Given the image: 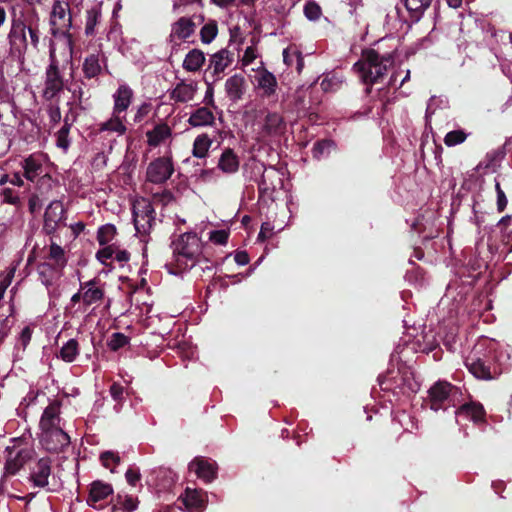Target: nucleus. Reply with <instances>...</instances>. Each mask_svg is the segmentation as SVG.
Masks as SVG:
<instances>
[{"instance_id": "nucleus-1", "label": "nucleus", "mask_w": 512, "mask_h": 512, "mask_svg": "<svg viewBox=\"0 0 512 512\" xmlns=\"http://www.w3.org/2000/svg\"><path fill=\"white\" fill-rule=\"evenodd\" d=\"M38 19H13L8 33L9 54L20 64L25 62L29 47L39 51L41 32Z\"/></svg>"}, {"instance_id": "nucleus-2", "label": "nucleus", "mask_w": 512, "mask_h": 512, "mask_svg": "<svg viewBox=\"0 0 512 512\" xmlns=\"http://www.w3.org/2000/svg\"><path fill=\"white\" fill-rule=\"evenodd\" d=\"M498 347L499 343L489 338H482L474 345L464 360L465 366L474 377L490 380L500 373L495 365L500 361L496 355Z\"/></svg>"}, {"instance_id": "nucleus-3", "label": "nucleus", "mask_w": 512, "mask_h": 512, "mask_svg": "<svg viewBox=\"0 0 512 512\" xmlns=\"http://www.w3.org/2000/svg\"><path fill=\"white\" fill-rule=\"evenodd\" d=\"M68 11L69 3L57 0L53 4L50 19L51 32L57 39L56 42H52L55 44L56 48L59 46L60 49H63L64 62H69L73 54L72 37L68 33L72 25V19Z\"/></svg>"}, {"instance_id": "nucleus-4", "label": "nucleus", "mask_w": 512, "mask_h": 512, "mask_svg": "<svg viewBox=\"0 0 512 512\" xmlns=\"http://www.w3.org/2000/svg\"><path fill=\"white\" fill-rule=\"evenodd\" d=\"M173 262L175 270L173 274H179L193 268L202 253V242L196 233L187 232L181 234L173 242Z\"/></svg>"}, {"instance_id": "nucleus-5", "label": "nucleus", "mask_w": 512, "mask_h": 512, "mask_svg": "<svg viewBox=\"0 0 512 512\" xmlns=\"http://www.w3.org/2000/svg\"><path fill=\"white\" fill-rule=\"evenodd\" d=\"M391 53L379 54L374 49L363 51L361 58L353 65L361 81L366 85L377 83L393 64Z\"/></svg>"}, {"instance_id": "nucleus-6", "label": "nucleus", "mask_w": 512, "mask_h": 512, "mask_svg": "<svg viewBox=\"0 0 512 512\" xmlns=\"http://www.w3.org/2000/svg\"><path fill=\"white\" fill-rule=\"evenodd\" d=\"M57 48L53 42L50 43L49 60L50 63L45 70V78L42 90V97L45 100H52L57 97L64 89L65 79L62 70L66 64L71 63L63 61V49H60V55L56 53Z\"/></svg>"}, {"instance_id": "nucleus-7", "label": "nucleus", "mask_w": 512, "mask_h": 512, "mask_svg": "<svg viewBox=\"0 0 512 512\" xmlns=\"http://www.w3.org/2000/svg\"><path fill=\"white\" fill-rule=\"evenodd\" d=\"M204 21V15L201 12L195 11L191 15H183L173 22L167 38L171 52H178L184 43H192L197 27L204 23Z\"/></svg>"}, {"instance_id": "nucleus-8", "label": "nucleus", "mask_w": 512, "mask_h": 512, "mask_svg": "<svg viewBox=\"0 0 512 512\" xmlns=\"http://www.w3.org/2000/svg\"><path fill=\"white\" fill-rule=\"evenodd\" d=\"M5 475H16L34 455V450L22 438L11 439V445L5 449Z\"/></svg>"}, {"instance_id": "nucleus-9", "label": "nucleus", "mask_w": 512, "mask_h": 512, "mask_svg": "<svg viewBox=\"0 0 512 512\" xmlns=\"http://www.w3.org/2000/svg\"><path fill=\"white\" fill-rule=\"evenodd\" d=\"M132 215L136 233L141 236L149 234L155 223V210L146 198H137L132 204Z\"/></svg>"}, {"instance_id": "nucleus-10", "label": "nucleus", "mask_w": 512, "mask_h": 512, "mask_svg": "<svg viewBox=\"0 0 512 512\" xmlns=\"http://www.w3.org/2000/svg\"><path fill=\"white\" fill-rule=\"evenodd\" d=\"M174 173V165L170 156H162L151 161L146 169V180L153 184L165 183Z\"/></svg>"}, {"instance_id": "nucleus-11", "label": "nucleus", "mask_w": 512, "mask_h": 512, "mask_svg": "<svg viewBox=\"0 0 512 512\" xmlns=\"http://www.w3.org/2000/svg\"><path fill=\"white\" fill-rule=\"evenodd\" d=\"M431 409L438 411L447 409L454 405L452 397L456 395V390L447 382H438L429 390Z\"/></svg>"}, {"instance_id": "nucleus-12", "label": "nucleus", "mask_w": 512, "mask_h": 512, "mask_svg": "<svg viewBox=\"0 0 512 512\" xmlns=\"http://www.w3.org/2000/svg\"><path fill=\"white\" fill-rule=\"evenodd\" d=\"M41 431V443L48 451L58 452L70 443V437L64 431V428Z\"/></svg>"}, {"instance_id": "nucleus-13", "label": "nucleus", "mask_w": 512, "mask_h": 512, "mask_svg": "<svg viewBox=\"0 0 512 512\" xmlns=\"http://www.w3.org/2000/svg\"><path fill=\"white\" fill-rule=\"evenodd\" d=\"M83 294V305L89 307L99 304L105 296V285L101 280L94 278L86 282H81Z\"/></svg>"}, {"instance_id": "nucleus-14", "label": "nucleus", "mask_w": 512, "mask_h": 512, "mask_svg": "<svg viewBox=\"0 0 512 512\" xmlns=\"http://www.w3.org/2000/svg\"><path fill=\"white\" fill-rule=\"evenodd\" d=\"M252 71L256 72L255 87L261 91L262 96L269 97L276 92V77L263 67V62H259V66L252 67Z\"/></svg>"}, {"instance_id": "nucleus-15", "label": "nucleus", "mask_w": 512, "mask_h": 512, "mask_svg": "<svg viewBox=\"0 0 512 512\" xmlns=\"http://www.w3.org/2000/svg\"><path fill=\"white\" fill-rule=\"evenodd\" d=\"M51 475V460L40 458L30 468L29 481L34 487L45 488Z\"/></svg>"}, {"instance_id": "nucleus-16", "label": "nucleus", "mask_w": 512, "mask_h": 512, "mask_svg": "<svg viewBox=\"0 0 512 512\" xmlns=\"http://www.w3.org/2000/svg\"><path fill=\"white\" fill-rule=\"evenodd\" d=\"M197 91V82L193 80H181L169 90V98L175 103H187L195 98Z\"/></svg>"}, {"instance_id": "nucleus-17", "label": "nucleus", "mask_w": 512, "mask_h": 512, "mask_svg": "<svg viewBox=\"0 0 512 512\" xmlns=\"http://www.w3.org/2000/svg\"><path fill=\"white\" fill-rule=\"evenodd\" d=\"M64 207L60 201H52L44 214L43 229L46 234H53L64 219Z\"/></svg>"}, {"instance_id": "nucleus-18", "label": "nucleus", "mask_w": 512, "mask_h": 512, "mask_svg": "<svg viewBox=\"0 0 512 512\" xmlns=\"http://www.w3.org/2000/svg\"><path fill=\"white\" fill-rule=\"evenodd\" d=\"M61 405L54 401L50 403L43 411L40 419L41 430L64 428V422L60 416Z\"/></svg>"}, {"instance_id": "nucleus-19", "label": "nucleus", "mask_w": 512, "mask_h": 512, "mask_svg": "<svg viewBox=\"0 0 512 512\" xmlns=\"http://www.w3.org/2000/svg\"><path fill=\"white\" fill-rule=\"evenodd\" d=\"M189 470L194 472L198 478L209 483L216 478L217 466L215 461L197 457L189 464Z\"/></svg>"}, {"instance_id": "nucleus-20", "label": "nucleus", "mask_w": 512, "mask_h": 512, "mask_svg": "<svg viewBox=\"0 0 512 512\" xmlns=\"http://www.w3.org/2000/svg\"><path fill=\"white\" fill-rule=\"evenodd\" d=\"M134 98V91L126 84L122 83L118 86L112 94L113 108L112 111L117 114H124L132 104Z\"/></svg>"}, {"instance_id": "nucleus-21", "label": "nucleus", "mask_w": 512, "mask_h": 512, "mask_svg": "<svg viewBox=\"0 0 512 512\" xmlns=\"http://www.w3.org/2000/svg\"><path fill=\"white\" fill-rule=\"evenodd\" d=\"M45 162V156L40 153H34L26 157L21 162V167L24 171V177L27 180L33 182L37 177L43 174V166Z\"/></svg>"}, {"instance_id": "nucleus-22", "label": "nucleus", "mask_w": 512, "mask_h": 512, "mask_svg": "<svg viewBox=\"0 0 512 512\" xmlns=\"http://www.w3.org/2000/svg\"><path fill=\"white\" fill-rule=\"evenodd\" d=\"M232 62L233 54L227 49H221L210 56L208 69L216 79H220Z\"/></svg>"}, {"instance_id": "nucleus-23", "label": "nucleus", "mask_w": 512, "mask_h": 512, "mask_svg": "<svg viewBox=\"0 0 512 512\" xmlns=\"http://www.w3.org/2000/svg\"><path fill=\"white\" fill-rule=\"evenodd\" d=\"M180 499L190 512H202L206 508V493L202 490L186 488Z\"/></svg>"}, {"instance_id": "nucleus-24", "label": "nucleus", "mask_w": 512, "mask_h": 512, "mask_svg": "<svg viewBox=\"0 0 512 512\" xmlns=\"http://www.w3.org/2000/svg\"><path fill=\"white\" fill-rule=\"evenodd\" d=\"M112 493L113 489L110 484L101 481H95L91 484L87 503L89 506L95 509H102L103 506L99 503Z\"/></svg>"}, {"instance_id": "nucleus-25", "label": "nucleus", "mask_w": 512, "mask_h": 512, "mask_svg": "<svg viewBox=\"0 0 512 512\" xmlns=\"http://www.w3.org/2000/svg\"><path fill=\"white\" fill-rule=\"evenodd\" d=\"M62 269L59 266L45 262L38 266L39 279L47 288L53 286L62 276Z\"/></svg>"}, {"instance_id": "nucleus-26", "label": "nucleus", "mask_w": 512, "mask_h": 512, "mask_svg": "<svg viewBox=\"0 0 512 512\" xmlns=\"http://www.w3.org/2000/svg\"><path fill=\"white\" fill-rule=\"evenodd\" d=\"M239 166L238 155L231 148H225L218 159L217 168L225 174H234Z\"/></svg>"}, {"instance_id": "nucleus-27", "label": "nucleus", "mask_w": 512, "mask_h": 512, "mask_svg": "<svg viewBox=\"0 0 512 512\" xmlns=\"http://www.w3.org/2000/svg\"><path fill=\"white\" fill-rule=\"evenodd\" d=\"M146 137L149 146L157 147L172 137V129L166 123H159L152 130L146 132Z\"/></svg>"}, {"instance_id": "nucleus-28", "label": "nucleus", "mask_w": 512, "mask_h": 512, "mask_svg": "<svg viewBox=\"0 0 512 512\" xmlns=\"http://www.w3.org/2000/svg\"><path fill=\"white\" fill-rule=\"evenodd\" d=\"M191 127L211 126L215 122V116L208 107H199L190 113L187 120Z\"/></svg>"}, {"instance_id": "nucleus-29", "label": "nucleus", "mask_w": 512, "mask_h": 512, "mask_svg": "<svg viewBox=\"0 0 512 512\" xmlns=\"http://www.w3.org/2000/svg\"><path fill=\"white\" fill-rule=\"evenodd\" d=\"M75 115L67 114L64 118L63 126L55 133L54 137L56 140L57 148L61 149L64 153H66L71 145V139L69 137L70 129L75 121Z\"/></svg>"}, {"instance_id": "nucleus-30", "label": "nucleus", "mask_w": 512, "mask_h": 512, "mask_svg": "<svg viewBox=\"0 0 512 512\" xmlns=\"http://www.w3.org/2000/svg\"><path fill=\"white\" fill-rule=\"evenodd\" d=\"M225 91L230 100L234 102L240 100L245 91L244 77L239 74L229 77L225 82Z\"/></svg>"}, {"instance_id": "nucleus-31", "label": "nucleus", "mask_w": 512, "mask_h": 512, "mask_svg": "<svg viewBox=\"0 0 512 512\" xmlns=\"http://www.w3.org/2000/svg\"><path fill=\"white\" fill-rule=\"evenodd\" d=\"M125 121L126 115L117 114L116 112L112 111L111 117L100 124L99 130L101 132H112L117 134L118 136L124 135L127 131Z\"/></svg>"}, {"instance_id": "nucleus-32", "label": "nucleus", "mask_w": 512, "mask_h": 512, "mask_svg": "<svg viewBox=\"0 0 512 512\" xmlns=\"http://www.w3.org/2000/svg\"><path fill=\"white\" fill-rule=\"evenodd\" d=\"M102 17L101 4H93L86 11L85 21V34L87 36H94L96 34V26L100 23Z\"/></svg>"}, {"instance_id": "nucleus-33", "label": "nucleus", "mask_w": 512, "mask_h": 512, "mask_svg": "<svg viewBox=\"0 0 512 512\" xmlns=\"http://www.w3.org/2000/svg\"><path fill=\"white\" fill-rule=\"evenodd\" d=\"M205 59V54L200 49H192L183 60V68L188 72L199 71L205 63Z\"/></svg>"}, {"instance_id": "nucleus-34", "label": "nucleus", "mask_w": 512, "mask_h": 512, "mask_svg": "<svg viewBox=\"0 0 512 512\" xmlns=\"http://www.w3.org/2000/svg\"><path fill=\"white\" fill-rule=\"evenodd\" d=\"M212 144L213 140L208 134L202 133L198 135L193 142L192 155L199 159L206 158Z\"/></svg>"}, {"instance_id": "nucleus-35", "label": "nucleus", "mask_w": 512, "mask_h": 512, "mask_svg": "<svg viewBox=\"0 0 512 512\" xmlns=\"http://www.w3.org/2000/svg\"><path fill=\"white\" fill-rule=\"evenodd\" d=\"M457 417H466L474 422H479L484 417V408L479 403H468L462 405L457 411H455Z\"/></svg>"}, {"instance_id": "nucleus-36", "label": "nucleus", "mask_w": 512, "mask_h": 512, "mask_svg": "<svg viewBox=\"0 0 512 512\" xmlns=\"http://www.w3.org/2000/svg\"><path fill=\"white\" fill-rule=\"evenodd\" d=\"M283 61L288 67L295 65L298 73H300L304 67L302 54L295 46H289L283 50Z\"/></svg>"}, {"instance_id": "nucleus-37", "label": "nucleus", "mask_w": 512, "mask_h": 512, "mask_svg": "<svg viewBox=\"0 0 512 512\" xmlns=\"http://www.w3.org/2000/svg\"><path fill=\"white\" fill-rule=\"evenodd\" d=\"M432 0H405V7L412 21H418Z\"/></svg>"}, {"instance_id": "nucleus-38", "label": "nucleus", "mask_w": 512, "mask_h": 512, "mask_svg": "<svg viewBox=\"0 0 512 512\" xmlns=\"http://www.w3.org/2000/svg\"><path fill=\"white\" fill-rule=\"evenodd\" d=\"M79 355V344L75 339H69L60 349L58 357L64 362L71 363Z\"/></svg>"}, {"instance_id": "nucleus-39", "label": "nucleus", "mask_w": 512, "mask_h": 512, "mask_svg": "<svg viewBox=\"0 0 512 512\" xmlns=\"http://www.w3.org/2000/svg\"><path fill=\"white\" fill-rule=\"evenodd\" d=\"M83 72L86 78H94L100 74L101 64L98 54H91L85 58Z\"/></svg>"}, {"instance_id": "nucleus-40", "label": "nucleus", "mask_w": 512, "mask_h": 512, "mask_svg": "<svg viewBox=\"0 0 512 512\" xmlns=\"http://www.w3.org/2000/svg\"><path fill=\"white\" fill-rule=\"evenodd\" d=\"M283 126V119L278 113H268L265 117L263 130L269 134L274 135L281 131Z\"/></svg>"}, {"instance_id": "nucleus-41", "label": "nucleus", "mask_w": 512, "mask_h": 512, "mask_svg": "<svg viewBox=\"0 0 512 512\" xmlns=\"http://www.w3.org/2000/svg\"><path fill=\"white\" fill-rule=\"evenodd\" d=\"M173 9L179 14H192L195 11L200 12L201 0H176Z\"/></svg>"}, {"instance_id": "nucleus-42", "label": "nucleus", "mask_w": 512, "mask_h": 512, "mask_svg": "<svg viewBox=\"0 0 512 512\" xmlns=\"http://www.w3.org/2000/svg\"><path fill=\"white\" fill-rule=\"evenodd\" d=\"M200 29V39L203 44H210L218 34V24L215 20H208L202 23Z\"/></svg>"}, {"instance_id": "nucleus-43", "label": "nucleus", "mask_w": 512, "mask_h": 512, "mask_svg": "<svg viewBox=\"0 0 512 512\" xmlns=\"http://www.w3.org/2000/svg\"><path fill=\"white\" fill-rule=\"evenodd\" d=\"M138 506L136 498L132 496H118L113 512H133Z\"/></svg>"}, {"instance_id": "nucleus-44", "label": "nucleus", "mask_w": 512, "mask_h": 512, "mask_svg": "<svg viewBox=\"0 0 512 512\" xmlns=\"http://www.w3.org/2000/svg\"><path fill=\"white\" fill-rule=\"evenodd\" d=\"M343 78L337 74H327L322 79L320 86L324 92H335L341 88Z\"/></svg>"}, {"instance_id": "nucleus-45", "label": "nucleus", "mask_w": 512, "mask_h": 512, "mask_svg": "<svg viewBox=\"0 0 512 512\" xmlns=\"http://www.w3.org/2000/svg\"><path fill=\"white\" fill-rule=\"evenodd\" d=\"M274 176H277V171L273 167H270L269 169H266L264 171L258 183L260 193L268 195L274 191V185L272 183H268V180H270Z\"/></svg>"}, {"instance_id": "nucleus-46", "label": "nucleus", "mask_w": 512, "mask_h": 512, "mask_svg": "<svg viewBox=\"0 0 512 512\" xmlns=\"http://www.w3.org/2000/svg\"><path fill=\"white\" fill-rule=\"evenodd\" d=\"M259 53L255 46L251 45L248 46L241 59V65L242 67H257L259 66V62H262L261 60H258Z\"/></svg>"}, {"instance_id": "nucleus-47", "label": "nucleus", "mask_w": 512, "mask_h": 512, "mask_svg": "<svg viewBox=\"0 0 512 512\" xmlns=\"http://www.w3.org/2000/svg\"><path fill=\"white\" fill-rule=\"evenodd\" d=\"M49 259L54 261V265L61 268H64L67 262L64 249L54 242L49 246Z\"/></svg>"}, {"instance_id": "nucleus-48", "label": "nucleus", "mask_w": 512, "mask_h": 512, "mask_svg": "<svg viewBox=\"0 0 512 512\" xmlns=\"http://www.w3.org/2000/svg\"><path fill=\"white\" fill-rule=\"evenodd\" d=\"M467 137L468 133H466L463 129L452 130L445 135L444 143L448 147H453L465 142Z\"/></svg>"}, {"instance_id": "nucleus-49", "label": "nucleus", "mask_w": 512, "mask_h": 512, "mask_svg": "<svg viewBox=\"0 0 512 512\" xmlns=\"http://www.w3.org/2000/svg\"><path fill=\"white\" fill-rule=\"evenodd\" d=\"M116 235V228L112 224L101 226L97 232V240L100 245H106L113 240Z\"/></svg>"}, {"instance_id": "nucleus-50", "label": "nucleus", "mask_w": 512, "mask_h": 512, "mask_svg": "<svg viewBox=\"0 0 512 512\" xmlns=\"http://www.w3.org/2000/svg\"><path fill=\"white\" fill-rule=\"evenodd\" d=\"M333 147L334 143L330 140H323L315 143L312 149L314 158L320 159L327 156Z\"/></svg>"}, {"instance_id": "nucleus-51", "label": "nucleus", "mask_w": 512, "mask_h": 512, "mask_svg": "<svg viewBox=\"0 0 512 512\" xmlns=\"http://www.w3.org/2000/svg\"><path fill=\"white\" fill-rule=\"evenodd\" d=\"M129 343V338L123 333L116 332L111 335L107 345L112 351H117Z\"/></svg>"}, {"instance_id": "nucleus-52", "label": "nucleus", "mask_w": 512, "mask_h": 512, "mask_svg": "<svg viewBox=\"0 0 512 512\" xmlns=\"http://www.w3.org/2000/svg\"><path fill=\"white\" fill-rule=\"evenodd\" d=\"M72 93L73 100L77 104V106L80 109H86L88 107V100L90 98L89 95H86V93L83 91L82 87L77 86L73 89H70Z\"/></svg>"}, {"instance_id": "nucleus-53", "label": "nucleus", "mask_w": 512, "mask_h": 512, "mask_svg": "<svg viewBox=\"0 0 512 512\" xmlns=\"http://www.w3.org/2000/svg\"><path fill=\"white\" fill-rule=\"evenodd\" d=\"M100 460L103 466L109 468L111 472H114L112 465H118L120 463L119 455L112 451L103 452L100 456Z\"/></svg>"}, {"instance_id": "nucleus-54", "label": "nucleus", "mask_w": 512, "mask_h": 512, "mask_svg": "<svg viewBox=\"0 0 512 512\" xmlns=\"http://www.w3.org/2000/svg\"><path fill=\"white\" fill-rule=\"evenodd\" d=\"M321 13L322 12H321L320 6L317 3L313 2V1L308 2L304 6V15L310 21L318 20L320 18V16H321Z\"/></svg>"}, {"instance_id": "nucleus-55", "label": "nucleus", "mask_w": 512, "mask_h": 512, "mask_svg": "<svg viewBox=\"0 0 512 512\" xmlns=\"http://www.w3.org/2000/svg\"><path fill=\"white\" fill-rule=\"evenodd\" d=\"M2 197L3 202L11 204V205H18L21 202L19 194L12 188H3L2 190Z\"/></svg>"}, {"instance_id": "nucleus-56", "label": "nucleus", "mask_w": 512, "mask_h": 512, "mask_svg": "<svg viewBox=\"0 0 512 512\" xmlns=\"http://www.w3.org/2000/svg\"><path fill=\"white\" fill-rule=\"evenodd\" d=\"M110 395L118 403L115 405V410L118 412L120 410L119 404L124 399V388L118 383H113L110 387Z\"/></svg>"}, {"instance_id": "nucleus-57", "label": "nucleus", "mask_w": 512, "mask_h": 512, "mask_svg": "<svg viewBox=\"0 0 512 512\" xmlns=\"http://www.w3.org/2000/svg\"><path fill=\"white\" fill-rule=\"evenodd\" d=\"M151 111V104L143 102L136 108V112L133 118L134 123H140L144 118L148 116Z\"/></svg>"}, {"instance_id": "nucleus-58", "label": "nucleus", "mask_w": 512, "mask_h": 512, "mask_svg": "<svg viewBox=\"0 0 512 512\" xmlns=\"http://www.w3.org/2000/svg\"><path fill=\"white\" fill-rule=\"evenodd\" d=\"M114 246L108 245L99 250L96 254V258L102 263L106 264L107 260L114 258V252H115Z\"/></svg>"}, {"instance_id": "nucleus-59", "label": "nucleus", "mask_w": 512, "mask_h": 512, "mask_svg": "<svg viewBox=\"0 0 512 512\" xmlns=\"http://www.w3.org/2000/svg\"><path fill=\"white\" fill-rule=\"evenodd\" d=\"M47 113L50 122L55 125L61 121V111L58 104H49L47 107Z\"/></svg>"}, {"instance_id": "nucleus-60", "label": "nucleus", "mask_w": 512, "mask_h": 512, "mask_svg": "<svg viewBox=\"0 0 512 512\" xmlns=\"http://www.w3.org/2000/svg\"><path fill=\"white\" fill-rule=\"evenodd\" d=\"M495 190L497 193V209L499 212H502L507 206V197L504 191L502 190L499 182H496Z\"/></svg>"}, {"instance_id": "nucleus-61", "label": "nucleus", "mask_w": 512, "mask_h": 512, "mask_svg": "<svg viewBox=\"0 0 512 512\" xmlns=\"http://www.w3.org/2000/svg\"><path fill=\"white\" fill-rule=\"evenodd\" d=\"M209 238L215 244L225 245L228 240V233L225 230L212 231Z\"/></svg>"}, {"instance_id": "nucleus-62", "label": "nucleus", "mask_w": 512, "mask_h": 512, "mask_svg": "<svg viewBox=\"0 0 512 512\" xmlns=\"http://www.w3.org/2000/svg\"><path fill=\"white\" fill-rule=\"evenodd\" d=\"M140 477V472L135 467H130L125 473V478L131 486H135L140 480Z\"/></svg>"}, {"instance_id": "nucleus-63", "label": "nucleus", "mask_w": 512, "mask_h": 512, "mask_svg": "<svg viewBox=\"0 0 512 512\" xmlns=\"http://www.w3.org/2000/svg\"><path fill=\"white\" fill-rule=\"evenodd\" d=\"M273 230L274 226L270 222L262 223L257 239L259 241H264L265 239L269 238L272 235Z\"/></svg>"}, {"instance_id": "nucleus-64", "label": "nucleus", "mask_w": 512, "mask_h": 512, "mask_svg": "<svg viewBox=\"0 0 512 512\" xmlns=\"http://www.w3.org/2000/svg\"><path fill=\"white\" fill-rule=\"evenodd\" d=\"M31 337V328L29 326L24 327L19 336V342L22 344L23 348H26V346L29 344Z\"/></svg>"}]
</instances>
